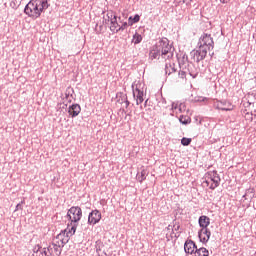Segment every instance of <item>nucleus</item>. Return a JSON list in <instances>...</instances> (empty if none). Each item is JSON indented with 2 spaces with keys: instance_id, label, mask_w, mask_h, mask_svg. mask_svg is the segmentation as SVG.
<instances>
[{
  "instance_id": "20",
  "label": "nucleus",
  "mask_w": 256,
  "mask_h": 256,
  "mask_svg": "<svg viewBox=\"0 0 256 256\" xmlns=\"http://www.w3.org/2000/svg\"><path fill=\"white\" fill-rule=\"evenodd\" d=\"M139 21H141V16H139V14H136L134 17L130 16L128 18V25L129 27H132V25H135V23H139Z\"/></svg>"
},
{
  "instance_id": "40",
  "label": "nucleus",
  "mask_w": 256,
  "mask_h": 256,
  "mask_svg": "<svg viewBox=\"0 0 256 256\" xmlns=\"http://www.w3.org/2000/svg\"><path fill=\"white\" fill-rule=\"evenodd\" d=\"M196 101H205V98H203V99H198V100H196Z\"/></svg>"
},
{
  "instance_id": "19",
  "label": "nucleus",
  "mask_w": 256,
  "mask_h": 256,
  "mask_svg": "<svg viewBox=\"0 0 256 256\" xmlns=\"http://www.w3.org/2000/svg\"><path fill=\"white\" fill-rule=\"evenodd\" d=\"M194 256H209V250L205 247L196 248L194 251Z\"/></svg>"
},
{
  "instance_id": "29",
  "label": "nucleus",
  "mask_w": 256,
  "mask_h": 256,
  "mask_svg": "<svg viewBox=\"0 0 256 256\" xmlns=\"http://www.w3.org/2000/svg\"><path fill=\"white\" fill-rule=\"evenodd\" d=\"M191 141H192L191 138H185V137H183V138L181 139V145H183L184 147H188V145H191Z\"/></svg>"
},
{
  "instance_id": "30",
  "label": "nucleus",
  "mask_w": 256,
  "mask_h": 256,
  "mask_svg": "<svg viewBox=\"0 0 256 256\" xmlns=\"http://www.w3.org/2000/svg\"><path fill=\"white\" fill-rule=\"evenodd\" d=\"M37 256H50L49 250H47V248H41V250L38 252Z\"/></svg>"
},
{
  "instance_id": "32",
  "label": "nucleus",
  "mask_w": 256,
  "mask_h": 256,
  "mask_svg": "<svg viewBox=\"0 0 256 256\" xmlns=\"http://www.w3.org/2000/svg\"><path fill=\"white\" fill-rule=\"evenodd\" d=\"M41 249H43V247H41V245H36L34 248H33V254L32 256H37L39 254V252L41 251Z\"/></svg>"
},
{
  "instance_id": "41",
  "label": "nucleus",
  "mask_w": 256,
  "mask_h": 256,
  "mask_svg": "<svg viewBox=\"0 0 256 256\" xmlns=\"http://www.w3.org/2000/svg\"><path fill=\"white\" fill-rule=\"evenodd\" d=\"M182 3H187V0H182Z\"/></svg>"
},
{
  "instance_id": "18",
  "label": "nucleus",
  "mask_w": 256,
  "mask_h": 256,
  "mask_svg": "<svg viewBox=\"0 0 256 256\" xmlns=\"http://www.w3.org/2000/svg\"><path fill=\"white\" fill-rule=\"evenodd\" d=\"M119 27L120 25L117 21V16H114L112 21L110 22V31H112V33H117V29H119Z\"/></svg>"
},
{
  "instance_id": "7",
  "label": "nucleus",
  "mask_w": 256,
  "mask_h": 256,
  "mask_svg": "<svg viewBox=\"0 0 256 256\" xmlns=\"http://www.w3.org/2000/svg\"><path fill=\"white\" fill-rule=\"evenodd\" d=\"M178 75L180 79H185L187 75H190V77L195 79L199 75V70H197L195 64H190L185 68H180Z\"/></svg>"
},
{
  "instance_id": "15",
  "label": "nucleus",
  "mask_w": 256,
  "mask_h": 256,
  "mask_svg": "<svg viewBox=\"0 0 256 256\" xmlns=\"http://www.w3.org/2000/svg\"><path fill=\"white\" fill-rule=\"evenodd\" d=\"M68 113L72 117H77V115H79V113H81V106L79 104H72L68 108Z\"/></svg>"
},
{
  "instance_id": "31",
  "label": "nucleus",
  "mask_w": 256,
  "mask_h": 256,
  "mask_svg": "<svg viewBox=\"0 0 256 256\" xmlns=\"http://www.w3.org/2000/svg\"><path fill=\"white\" fill-rule=\"evenodd\" d=\"M127 27H129V23L123 22L122 25L119 26L118 29L116 30V33H119V31H125V29H127Z\"/></svg>"
},
{
  "instance_id": "5",
  "label": "nucleus",
  "mask_w": 256,
  "mask_h": 256,
  "mask_svg": "<svg viewBox=\"0 0 256 256\" xmlns=\"http://www.w3.org/2000/svg\"><path fill=\"white\" fill-rule=\"evenodd\" d=\"M67 217L71 222V227L76 225L77 228V223H79V221H81V217H83V210H81V207L79 206H72L67 212Z\"/></svg>"
},
{
  "instance_id": "37",
  "label": "nucleus",
  "mask_w": 256,
  "mask_h": 256,
  "mask_svg": "<svg viewBox=\"0 0 256 256\" xmlns=\"http://www.w3.org/2000/svg\"><path fill=\"white\" fill-rule=\"evenodd\" d=\"M180 227L179 224H174V231H179Z\"/></svg>"
},
{
  "instance_id": "21",
  "label": "nucleus",
  "mask_w": 256,
  "mask_h": 256,
  "mask_svg": "<svg viewBox=\"0 0 256 256\" xmlns=\"http://www.w3.org/2000/svg\"><path fill=\"white\" fill-rule=\"evenodd\" d=\"M126 100H127V94H124V93L117 94V103H119L120 105H123V103H125Z\"/></svg>"
},
{
  "instance_id": "34",
  "label": "nucleus",
  "mask_w": 256,
  "mask_h": 256,
  "mask_svg": "<svg viewBox=\"0 0 256 256\" xmlns=\"http://www.w3.org/2000/svg\"><path fill=\"white\" fill-rule=\"evenodd\" d=\"M246 121H253V112H246V115H244Z\"/></svg>"
},
{
  "instance_id": "6",
  "label": "nucleus",
  "mask_w": 256,
  "mask_h": 256,
  "mask_svg": "<svg viewBox=\"0 0 256 256\" xmlns=\"http://www.w3.org/2000/svg\"><path fill=\"white\" fill-rule=\"evenodd\" d=\"M205 178L207 179L205 183L209 185V181H211V185L209 189L214 191V189H217L219 185L221 184V177H219V173H217V170L209 171L205 174Z\"/></svg>"
},
{
  "instance_id": "22",
  "label": "nucleus",
  "mask_w": 256,
  "mask_h": 256,
  "mask_svg": "<svg viewBox=\"0 0 256 256\" xmlns=\"http://www.w3.org/2000/svg\"><path fill=\"white\" fill-rule=\"evenodd\" d=\"M217 109H220V111H231V108L227 107L226 102H219L217 104Z\"/></svg>"
},
{
  "instance_id": "3",
  "label": "nucleus",
  "mask_w": 256,
  "mask_h": 256,
  "mask_svg": "<svg viewBox=\"0 0 256 256\" xmlns=\"http://www.w3.org/2000/svg\"><path fill=\"white\" fill-rule=\"evenodd\" d=\"M75 231H77V225H72L71 228H67L66 230L59 233L52 241L56 245L60 247H65L67 243H69V237H73L75 235Z\"/></svg>"
},
{
  "instance_id": "24",
  "label": "nucleus",
  "mask_w": 256,
  "mask_h": 256,
  "mask_svg": "<svg viewBox=\"0 0 256 256\" xmlns=\"http://www.w3.org/2000/svg\"><path fill=\"white\" fill-rule=\"evenodd\" d=\"M179 121L182 125H189V123H191V118L189 116H180Z\"/></svg>"
},
{
  "instance_id": "42",
  "label": "nucleus",
  "mask_w": 256,
  "mask_h": 256,
  "mask_svg": "<svg viewBox=\"0 0 256 256\" xmlns=\"http://www.w3.org/2000/svg\"><path fill=\"white\" fill-rule=\"evenodd\" d=\"M213 55H215V53L212 52V54H210V57H213Z\"/></svg>"
},
{
  "instance_id": "26",
  "label": "nucleus",
  "mask_w": 256,
  "mask_h": 256,
  "mask_svg": "<svg viewBox=\"0 0 256 256\" xmlns=\"http://www.w3.org/2000/svg\"><path fill=\"white\" fill-rule=\"evenodd\" d=\"M147 179V170L143 169L140 173V176L138 175V181L140 183H143Z\"/></svg>"
},
{
  "instance_id": "38",
  "label": "nucleus",
  "mask_w": 256,
  "mask_h": 256,
  "mask_svg": "<svg viewBox=\"0 0 256 256\" xmlns=\"http://www.w3.org/2000/svg\"><path fill=\"white\" fill-rule=\"evenodd\" d=\"M231 0H220V3H229Z\"/></svg>"
},
{
  "instance_id": "25",
  "label": "nucleus",
  "mask_w": 256,
  "mask_h": 256,
  "mask_svg": "<svg viewBox=\"0 0 256 256\" xmlns=\"http://www.w3.org/2000/svg\"><path fill=\"white\" fill-rule=\"evenodd\" d=\"M255 197V192H253V189H248L246 193L243 195L244 199H252Z\"/></svg>"
},
{
  "instance_id": "27",
  "label": "nucleus",
  "mask_w": 256,
  "mask_h": 256,
  "mask_svg": "<svg viewBox=\"0 0 256 256\" xmlns=\"http://www.w3.org/2000/svg\"><path fill=\"white\" fill-rule=\"evenodd\" d=\"M23 0H11V2H10V7L12 8V9H17L20 5H21V2H22Z\"/></svg>"
},
{
  "instance_id": "13",
  "label": "nucleus",
  "mask_w": 256,
  "mask_h": 256,
  "mask_svg": "<svg viewBox=\"0 0 256 256\" xmlns=\"http://www.w3.org/2000/svg\"><path fill=\"white\" fill-rule=\"evenodd\" d=\"M144 92L141 91L139 88H136L133 90V97L136 99V105H141L143 101H145L144 97Z\"/></svg>"
},
{
  "instance_id": "35",
  "label": "nucleus",
  "mask_w": 256,
  "mask_h": 256,
  "mask_svg": "<svg viewBox=\"0 0 256 256\" xmlns=\"http://www.w3.org/2000/svg\"><path fill=\"white\" fill-rule=\"evenodd\" d=\"M106 17H107L108 21H110V23H111L113 17H115V14L113 12H108L106 14Z\"/></svg>"
},
{
  "instance_id": "43",
  "label": "nucleus",
  "mask_w": 256,
  "mask_h": 256,
  "mask_svg": "<svg viewBox=\"0 0 256 256\" xmlns=\"http://www.w3.org/2000/svg\"><path fill=\"white\" fill-rule=\"evenodd\" d=\"M193 0H189V3H191Z\"/></svg>"
},
{
  "instance_id": "16",
  "label": "nucleus",
  "mask_w": 256,
  "mask_h": 256,
  "mask_svg": "<svg viewBox=\"0 0 256 256\" xmlns=\"http://www.w3.org/2000/svg\"><path fill=\"white\" fill-rule=\"evenodd\" d=\"M198 223H199L201 229H205V228L209 227V225L211 224V220L209 219V217L202 215L199 217Z\"/></svg>"
},
{
  "instance_id": "2",
  "label": "nucleus",
  "mask_w": 256,
  "mask_h": 256,
  "mask_svg": "<svg viewBox=\"0 0 256 256\" xmlns=\"http://www.w3.org/2000/svg\"><path fill=\"white\" fill-rule=\"evenodd\" d=\"M46 9H49L48 0H30L24 8V13L31 19H39L41 13Z\"/></svg>"
},
{
  "instance_id": "14",
  "label": "nucleus",
  "mask_w": 256,
  "mask_h": 256,
  "mask_svg": "<svg viewBox=\"0 0 256 256\" xmlns=\"http://www.w3.org/2000/svg\"><path fill=\"white\" fill-rule=\"evenodd\" d=\"M178 64L180 69H185V67L193 65V62H189V57L187 54H184L181 58L178 59Z\"/></svg>"
},
{
  "instance_id": "12",
  "label": "nucleus",
  "mask_w": 256,
  "mask_h": 256,
  "mask_svg": "<svg viewBox=\"0 0 256 256\" xmlns=\"http://www.w3.org/2000/svg\"><path fill=\"white\" fill-rule=\"evenodd\" d=\"M197 250V244L193 240H187L184 243V251L187 253V255H193L195 251Z\"/></svg>"
},
{
  "instance_id": "17",
  "label": "nucleus",
  "mask_w": 256,
  "mask_h": 256,
  "mask_svg": "<svg viewBox=\"0 0 256 256\" xmlns=\"http://www.w3.org/2000/svg\"><path fill=\"white\" fill-rule=\"evenodd\" d=\"M177 69H175V63L166 62L165 64V74L171 75L173 73H176Z\"/></svg>"
},
{
  "instance_id": "23",
  "label": "nucleus",
  "mask_w": 256,
  "mask_h": 256,
  "mask_svg": "<svg viewBox=\"0 0 256 256\" xmlns=\"http://www.w3.org/2000/svg\"><path fill=\"white\" fill-rule=\"evenodd\" d=\"M141 41H143V37L141 36V34L136 32L135 35L133 36L134 45H139V43H141Z\"/></svg>"
},
{
  "instance_id": "1",
  "label": "nucleus",
  "mask_w": 256,
  "mask_h": 256,
  "mask_svg": "<svg viewBox=\"0 0 256 256\" xmlns=\"http://www.w3.org/2000/svg\"><path fill=\"white\" fill-rule=\"evenodd\" d=\"M173 44H170L168 38H161L150 50L149 59L153 61L154 59H164V61H169L173 59Z\"/></svg>"
},
{
  "instance_id": "33",
  "label": "nucleus",
  "mask_w": 256,
  "mask_h": 256,
  "mask_svg": "<svg viewBox=\"0 0 256 256\" xmlns=\"http://www.w3.org/2000/svg\"><path fill=\"white\" fill-rule=\"evenodd\" d=\"M23 205H25V200H22L16 205L15 211H23Z\"/></svg>"
},
{
  "instance_id": "8",
  "label": "nucleus",
  "mask_w": 256,
  "mask_h": 256,
  "mask_svg": "<svg viewBox=\"0 0 256 256\" xmlns=\"http://www.w3.org/2000/svg\"><path fill=\"white\" fill-rule=\"evenodd\" d=\"M207 50L200 48L198 46L197 49H194L190 52V57L195 61L196 63H199L200 61H203L207 57Z\"/></svg>"
},
{
  "instance_id": "4",
  "label": "nucleus",
  "mask_w": 256,
  "mask_h": 256,
  "mask_svg": "<svg viewBox=\"0 0 256 256\" xmlns=\"http://www.w3.org/2000/svg\"><path fill=\"white\" fill-rule=\"evenodd\" d=\"M198 47L200 49H205L206 52L213 51L215 49V42L213 41V37L211 34L203 33L198 41Z\"/></svg>"
},
{
  "instance_id": "28",
  "label": "nucleus",
  "mask_w": 256,
  "mask_h": 256,
  "mask_svg": "<svg viewBox=\"0 0 256 256\" xmlns=\"http://www.w3.org/2000/svg\"><path fill=\"white\" fill-rule=\"evenodd\" d=\"M251 105H255V102L253 100H251V98H249L248 100V106H245V109L242 110V114L245 116L246 113H249V110L247 109V107H251Z\"/></svg>"
},
{
  "instance_id": "9",
  "label": "nucleus",
  "mask_w": 256,
  "mask_h": 256,
  "mask_svg": "<svg viewBox=\"0 0 256 256\" xmlns=\"http://www.w3.org/2000/svg\"><path fill=\"white\" fill-rule=\"evenodd\" d=\"M46 249L48 251V255L50 256H61L63 246H60L59 244H55V242H52Z\"/></svg>"
},
{
  "instance_id": "36",
  "label": "nucleus",
  "mask_w": 256,
  "mask_h": 256,
  "mask_svg": "<svg viewBox=\"0 0 256 256\" xmlns=\"http://www.w3.org/2000/svg\"><path fill=\"white\" fill-rule=\"evenodd\" d=\"M125 108L127 109L129 105H131V102H129V99L126 98V101L124 102Z\"/></svg>"
},
{
  "instance_id": "10",
  "label": "nucleus",
  "mask_w": 256,
  "mask_h": 256,
  "mask_svg": "<svg viewBox=\"0 0 256 256\" xmlns=\"http://www.w3.org/2000/svg\"><path fill=\"white\" fill-rule=\"evenodd\" d=\"M101 221V212L99 210H92L88 215V225H97Z\"/></svg>"
},
{
  "instance_id": "11",
  "label": "nucleus",
  "mask_w": 256,
  "mask_h": 256,
  "mask_svg": "<svg viewBox=\"0 0 256 256\" xmlns=\"http://www.w3.org/2000/svg\"><path fill=\"white\" fill-rule=\"evenodd\" d=\"M198 237L201 243H208L209 239H211V230L209 228H201L198 232Z\"/></svg>"
},
{
  "instance_id": "39",
  "label": "nucleus",
  "mask_w": 256,
  "mask_h": 256,
  "mask_svg": "<svg viewBox=\"0 0 256 256\" xmlns=\"http://www.w3.org/2000/svg\"><path fill=\"white\" fill-rule=\"evenodd\" d=\"M149 101V99H147L144 103V107H147V102Z\"/></svg>"
}]
</instances>
